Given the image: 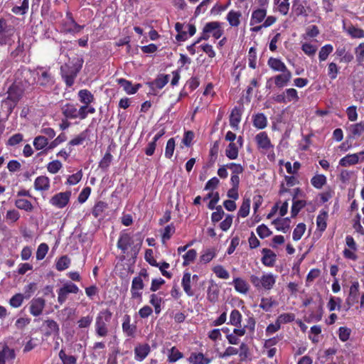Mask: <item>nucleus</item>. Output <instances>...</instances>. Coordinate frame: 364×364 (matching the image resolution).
<instances>
[{
    "mask_svg": "<svg viewBox=\"0 0 364 364\" xmlns=\"http://www.w3.org/2000/svg\"><path fill=\"white\" fill-rule=\"evenodd\" d=\"M267 65L271 69L276 72L282 73L288 70L285 64L279 58H269L267 61Z\"/></svg>",
    "mask_w": 364,
    "mask_h": 364,
    "instance_id": "obj_23",
    "label": "nucleus"
},
{
    "mask_svg": "<svg viewBox=\"0 0 364 364\" xmlns=\"http://www.w3.org/2000/svg\"><path fill=\"white\" fill-rule=\"evenodd\" d=\"M48 144V139L43 136H38L33 140V146L37 150L44 149Z\"/></svg>",
    "mask_w": 364,
    "mask_h": 364,
    "instance_id": "obj_51",
    "label": "nucleus"
},
{
    "mask_svg": "<svg viewBox=\"0 0 364 364\" xmlns=\"http://www.w3.org/2000/svg\"><path fill=\"white\" fill-rule=\"evenodd\" d=\"M168 75H160L154 81L153 84L159 89L163 88L168 82Z\"/></svg>",
    "mask_w": 364,
    "mask_h": 364,
    "instance_id": "obj_57",
    "label": "nucleus"
},
{
    "mask_svg": "<svg viewBox=\"0 0 364 364\" xmlns=\"http://www.w3.org/2000/svg\"><path fill=\"white\" fill-rule=\"evenodd\" d=\"M14 33V27L9 24L6 19L0 18V45L7 44Z\"/></svg>",
    "mask_w": 364,
    "mask_h": 364,
    "instance_id": "obj_7",
    "label": "nucleus"
},
{
    "mask_svg": "<svg viewBox=\"0 0 364 364\" xmlns=\"http://www.w3.org/2000/svg\"><path fill=\"white\" fill-rule=\"evenodd\" d=\"M295 191H296V194L294 196L293 205L291 207V216L292 217L296 216L299 213V212L301 210V209L306 205L305 200H294L297 193L299 192V189L296 188L295 190Z\"/></svg>",
    "mask_w": 364,
    "mask_h": 364,
    "instance_id": "obj_30",
    "label": "nucleus"
},
{
    "mask_svg": "<svg viewBox=\"0 0 364 364\" xmlns=\"http://www.w3.org/2000/svg\"><path fill=\"white\" fill-rule=\"evenodd\" d=\"M49 250L48 245L46 243H41L38 247L36 251V259L37 260H42L46 257Z\"/></svg>",
    "mask_w": 364,
    "mask_h": 364,
    "instance_id": "obj_59",
    "label": "nucleus"
},
{
    "mask_svg": "<svg viewBox=\"0 0 364 364\" xmlns=\"http://www.w3.org/2000/svg\"><path fill=\"white\" fill-rule=\"evenodd\" d=\"M253 124L257 129H264L267 127V119L262 113L257 114L253 118Z\"/></svg>",
    "mask_w": 364,
    "mask_h": 364,
    "instance_id": "obj_34",
    "label": "nucleus"
},
{
    "mask_svg": "<svg viewBox=\"0 0 364 364\" xmlns=\"http://www.w3.org/2000/svg\"><path fill=\"white\" fill-rule=\"evenodd\" d=\"M142 245V239L139 237L135 241L130 236L129 234L122 232L117 242V247L120 249L123 253H126L129 248H131V251L134 255H136L139 251Z\"/></svg>",
    "mask_w": 364,
    "mask_h": 364,
    "instance_id": "obj_3",
    "label": "nucleus"
},
{
    "mask_svg": "<svg viewBox=\"0 0 364 364\" xmlns=\"http://www.w3.org/2000/svg\"><path fill=\"white\" fill-rule=\"evenodd\" d=\"M78 97L83 105H90L95 100L94 95L87 90H81L78 92Z\"/></svg>",
    "mask_w": 364,
    "mask_h": 364,
    "instance_id": "obj_29",
    "label": "nucleus"
},
{
    "mask_svg": "<svg viewBox=\"0 0 364 364\" xmlns=\"http://www.w3.org/2000/svg\"><path fill=\"white\" fill-rule=\"evenodd\" d=\"M34 188L37 191H48L50 188V180L47 176H41L36 178Z\"/></svg>",
    "mask_w": 364,
    "mask_h": 364,
    "instance_id": "obj_25",
    "label": "nucleus"
},
{
    "mask_svg": "<svg viewBox=\"0 0 364 364\" xmlns=\"http://www.w3.org/2000/svg\"><path fill=\"white\" fill-rule=\"evenodd\" d=\"M112 313L109 309L100 311L95 318V332L98 336L105 337L108 335V324L111 321Z\"/></svg>",
    "mask_w": 364,
    "mask_h": 364,
    "instance_id": "obj_2",
    "label": "nucleus"
},
{
    "mask_svg": "<svg viewBox=\"0 0 364 364\" xmlns=\"http://www.w3.org/2000/svg\"><path fill=\"white\" fill-rule=\"evenodd\" d=\"M70 196V191L58 193L50 198V203L58 208H63L68 205Z\"/></svg>",
    "mask_w": 364,
    "mask_h": 364,
    "instance_id": "obj_11",
    "label": "nucleus"
},
{
    "mask_svg": "<svg viewBox=\"0 0 364 364\" xmlns=\"http://www.w3.org/2000/svg\"><path fill=\"white\" fill-rule=\"evenodd\" d=\"M255 140L259 148L269 150L272 148L273 146L271 144L270 139L268 137L266 132H262L259 133L255 136Z\"/></svg>",
    "mask_w": 364,
    "mask_h": 364,
    "instance_id": "obj_14",
    "label": "nucleus"
},
{
    "mask_svg": "<svg viewBox=\"0 0 364 364\" xmlns=\"http://www.w3.org/2000/svg\"><path fill=\"white\" fill-rule=\"evenodd\" d=\"M306 230V225L304 223H299L296 225L293 231V240L298 241L301 239Z\"/></svg>",
    "mask_w": 364,
    "mask_h": 364,
    "instance_id": "obj_53",
    "label": "nucleus"
},
{
    "mask_svg": "<svg viewBox=\"0 0 364 364\" xmlns=\"http://www.w3.org/2000/svg\"><path fill=\"white\" fill-rule=\"evenodd\" d=\"M46 306V300L42 297H34L29 302V311L33 316H38L43 314Z\"/></svg>",
    "mask_w": 364,
    "mask_h": 364,
    "instance_id": "obj_10",
    "label": "nucleus"
},
{
    "mask_svg": "<svg viewBox=\"0 0 364 364\" xmlns=\"http://www.w3.org/2000/svg\"><path fill=\"white\" fill-rule=\"evenodd\" d=\"M197 255L196 251L193 249L188 250L185 255H183L184 259L183 265L187 266L191 262H193Z\"/></svg>",
    "mask_w": 364,
    "mask_h": 364,
    "instance_id": "obj_61",
    "label": "nucleus"
},
{
    "mask_svg": "<svg viewBox=\"0 0 364 364\" xmlns=\"http://www.w3.org/2000/svg\"><path fill=\"white\" fill-rule=\"evenodd\" d=\"M350 132L353 136H360L364 132V122H360L350 126Z\"/></svg>",
    "mask_w": 364,
    "mask_h": 364,
    "instance_id": "obj_62",
    "label": "nucleus"
},
{
    "mask_svg": "<svg viewBox=\"0 0 364 364\" xmlns=\"http://www.w3.org/2000/svg\"><path fill=\"white\" fill-rule=\"evenodd\" d=\"M328 214L326 211L321 212L316 218V225L321 231H324L326 228V219Z\"/></svg>",
    "mask_w": 364,
    "mask_h": 364,
    "instance_id": "obj_47",
    "label": "nucleus"
},
{
    "mask_svg": "<svg viewBox=\"0 0 364 364\" xmlns=\"http://www.w3.org/2000/svg\"><path fill=\"white\" fill-rule=\"evenodd\" d=\"M36 72H39L38 77V83L40 86L43 87H51L54 82V78L52 74L48 70L45 69L43 67H38L36 70Z\"/></svg>",
    "mask_w": 364,
    "mask_h": 364,
    "instance_id": "obj_8",
    "label": "nucleus"
},
{
    "mask_svg": "<svg viewBox=\"0 0 364 364\" xmlns=\"http://www.w3.org/2000/svg\"><path fill=\"white\" fill-rule=\"evenodd\" d=\"M38 74L39 72H36V70H32L27 68H21L15 74V81L23 88L28 90L36 82V77Z\"/></svg>",
    "mask_w": 364,
    "mask_h": 364,
    "instance_id": "obj_1",
    "label": "nucleus"
},
{
    "mask_svg": "<svg viewBox=\"0 0 364 364\" xmlns=\"http://www.w3.org/2000/svg\"><path fill=\"white\" fill-rule=\"evenodd\" d=\"M30 295L24 296L21 294H16L11 298L9 304L12 307L18 308L22 304L24 298L28 299Z\"/></svg>",
    "mask_w": 364,
    "mask_h": 364,
    "instance_id": "obj_44",
    "label": "nucleus"
},
{
    "mask_svg": "<svg viewBox=\"0 0 364 364\" xmlns=\"http://www.w3.org/2000/svg\"><path fill=\"white\" fill-rule=\"evenodd\" d=\"M251 283L257 289H271L275 284V277L272 274H264L261 278L255 275L250 276Z\"/></svg>",
    "mask_w": 364,
    "mask_h": 364,
    "instance_id": "obj_6",
    "label": "nucleus"
},
{
    "mask_svg": "<svg viewBox=\"0 0 364 364\" xmlns=\"http://www.w3.org/2000/svg\"><path fill=\"white\" fill-rule=\"evenodd\" d=\"M241 321L242 314L237 309L232 310L230 316V324L236 327H240Z\"/></svg>",
    "mask_w": 364,
    "mask_h": 364,
    "instance_id": "obj_40",
    "label": "nucleus"
},
{
    "mask_svg": "<svg viewBox=\"0 0 364 364\" xmlns=\"http://www.w3.org/2000/svg\"><path fill=\"white\" fill-rule=\"evenodd\" d=\"M130 316L129 315H125L123 318L122 323V330L123 332L129 337H134L136 327L134 325H132L130 323Z\"/></svg>",
    "mask_w": 364,
    "mask_h": 364,
    "instance_id": "obj_22",
    "label": "nucleus"
},
{
    "mask_svg": "<svg viewBox=\"0 0 364 364\" xmlns=\"http://www.w3.org/2000/svg\"><path fill=\"white\" fill-rule=\"evenodd\" d=\"M70 259L67 255L62 256L56 262V269L58 271H63L69 267Z\"/></svg>",
    "mask_w": 364,
    "mask_h": 364,
    "instance_id": "obj_48",
    "label": "nucleus"
},
{
    "mask_svg": "<svg viewBox=\"0 0 364 364\" xmlns=\"http://www.w3.org/2000/svg\"><path fill=\"white\" fill-rule=\"evenodd\" d=\"M118 84L123 87L124 90L129 95L134 94L137 92L139 88L141 87L140 84H136L133 86L132 82L123 78L117 80Z\"/></svg>",
    "mask_w": 364,
    "mask_h": 364,
    "instance_id": "obj_24",
    "label": "nucleus"
},
{
    "mask_svg": "<svg viewBox=\"0 0 364 364\" xmlns=\"http://www.w3.org/2000/svg\"><path fill=\"white\" fill-rule=\"evenodd\" d=\"M14 203L17 208L27 212H31L33 209L32 203L26 199H16Z\"/></svg>",
    "mask_w": 364,
    "mask_h": 364,
    "instance_id": "obj_36",
    "label": "nucleus"
},
{
    "mask_svg": "<svg viewBox=\"0 0 364 364\" xmlns=\"http://www.w3.org/2000/svg\"><path fill=\"white\" fill-rule=\"evenodd\" d=\"M26 90H27L26 88H23V87L14 80V83L8 89V97L3 101V102L8 105L9 108L11 109L16 106L22 97L24 92Z\"/></svg>",
    "mask_w": 364,
    "mask_h": 364,
    "instance_id": "obj_4",
    "label": "nucleus"
},
{
    "mask_svg": "<svg viewBox=\"0 0 364 364\" xmlns=\"http://www.w3.org/2000/svg\"><path fill=\"white\" fill-rule=\"evenodd\" d=\"M203 31L208 33V34L212 33L213 36L216 39L220 38L223 33L222 31L220 29V23L216 21L206 23L203 28Z\"/></svg>",
    "mask_w": 364,
    "mask_h": 364,
    "instance_id": "obj_17",
    "label": "nucleus"
},
{
    "mask_svg": "<svg viewBox=\"0 0 364 364\" xmlns=\"http://www.w3.org/2000/svg\"><path fill=\"white\" fill-rule=\"evenodd\" d=\"M15 358V352L13 349H10L6 346L0 352V364H12Z\"/></svg>",
    "mask_w": 364,
    "mask_h": 364,
    "instance_id": "obj_16",
    "label": "nucleus"
},
{
    "mask_svg": "<svg viewBox=\"0 0 364 364\" xmlns=\"http://www.w3.org/2000/svg\"><path fill=\"white\" fill-rule=\"evenodd\" d=\"M241 15L240 11H230L227 16V20L232 26H237L240 23Z\"/></svg>",
    "mask_w": 364,
    "mask_h": 364,
    "instance_id": "obj_37",
    "label": "nucleus"
},
{
    "mask_svg": "<svg viewBox=\"0 0 364 364\" xmlns=\"http://www.w3.org/2000/svg\"><path fill=\"white\" fill-rule=\"evenodd\" d=\"M292 75L289 70L287 71L282 72L281 74L275 75L273 79L274 80V84L278 87H283L289 82L291 79Z\"/></svg>",
    "mask_w": 364,
    "mask_h": 364,
    "instance_id": "obj_13",
    "label": "nucleus"
},
{
    "mask_svg": "<svg viewBox=\"0 0 364 364\" xmlns=\"http://www.w3.org/2000/svg\"><path fill=\"white\" fill-rule=\"evenodd\" d=\"M213 271L220 279H227L230 277L228 272L221 265L214 267Z\"/></svg>",
    "mask_w": 364,
    "mask_h": 364,
    "instance_id": "obj_58",
    "label": "nucleus"
},
{
    "mask_svg": "<svg viewBox=\"0 0 364 364\" xmlns=\"http://www.w3.org/2000/svg\"><path fill=\"white\" fill-rule=\"evenodd\" d=\"M335 55L341 58V62L349 63L353 59V55L347 52L346 48L343 47L338 48L336 50Z\"/></svg>",
    "mask_w": 364,
    "mask_h": 364,
    "instance_id": "obj_35",
    "label": "nucleus"
},
{
    "mask_svg": "<svg viewBox=\"0 0 364 364\" xmlns=\"http://www.w3.org/2000/svg\"><path fill=\"white\" fill-rule=\"evenodd\" d=\"M262 253L263 255L262 258V263L267 267H273L276 261V254L267 248H264L262 250Z\"/></svg>",
    "mask_w": 364,
    "mask_h": 364,
    "instance_id": "obj_19",
    "label": "nucleus"
},
{
    "mask_svg": "<svg viewBox=\"0 0 364 364\" xmlns=\"http://www.w3.org/2000/svg\"><path fill=\"white\" fill-rule=\"evenodd\" d=\"M106 208L107 205L105 203L102 201L97 202L93 208L92 215L95 218H97L102 214V213L105 210Z\"/></svg>",
    "mask_w": 364,
    "mask_h": 364,
    "instance_id": "obj_64",
    "label": "nucleus"
},
{
    "mask_svg": "<svg viewBox=\"0 0 364 364\" xmlns=\"http://www.w3.org/2000/svg\"><path fill=\"white\" fill-rule=\"evenodd\" d=\"M346 31L353 38H360L364 37V31L353 26H350Z\"/></svg>",
    "mask_w": 364,
    "mask_h": 364,
    "instance_id": "obj_56",
    "label": "nucleus"
},
{
    "mask_svg": "<svg viewBox=\"0 0 364 364\" xmlns=\"http://www.w3.org/2000/svg\"><path fill=\"white\" fill-rule=\"evenodd\" d=\"M220 289L217 284L213 280L210 282V285L207 290V299L211 303H215L218 300Z\"/></svg>",
    "mask_w": 364,
    "mask_h": 364,
    "instance_id": "obj_15",
    "label": "nucleus"
},
{
    "mask_svg": "<svg viewBox=\"0 0 364 364\" xmlns=\"http://www.w3.org/2000/svg\"><path fill=\"white\" fill-rule=\"evenodd\" d=\"M59 358L63 364H76L77 359L74 355H68L63 350L59 352Z\"/></svg>",
    "mask_w": 364,
    "mask_h": 364,
    "instance_id": "obj_55",
    "label": "nucleus"
},
{
    "mask_svg": "<svg viewBox=\"0 0 364 364\" xmlns=\"http://www.w3.org/2000/svg\"><path fill=\"white\" fill-rule=\"evenodd\" d=\"M47 326L48 330L46 335L58 334L59 326L54 320L48 319L45 321Z\"/></svg>",
    "mask_w": 364,
    "mask_h": 364,
    "instance_id": "obj_43",
    "label": "nucleus"
},
{
    "mask_svg": "<svg viewBox=\"0 0 364 364\" xmlns=\"http://www.w3.org/2000/svg\"><path fill=\"white\" fill-rule=\"evenodd\" d=\"M175 230L176 229L173 224H170L165 227L162 234V242L165 243L166 240H168L171 235L175 232Z\"/></svg>",
    "mask_w": 364,
    "mask_h": 364,
    "instance_id": "obj_60",
    "label": "nucleus"
},
{
    "mask_svg": "<svg viewBox=\"0 0 364 364\" xmlns=\"http://www.w3.org/2000/svg\"><path fill=\"white\" fill-rule=\"evenodd\" d=\"M267 15L265 9H257L252 14L250 24L254 25L262 22Z\"/></svg>",
    "mask_w": 364,
    "mask_h": 364,
    "instance_id": "obj_27",
    "label": "nucleus"
},
{
    "mask_svg": "<svg viewBox=\"0 0 364 364\" xmlns=\"http://www.w3.org/2000/svg\"><path fill=\"white\" fill-rule=\"evenodd\" d=\"M79 288L72 282L65 283L59 290L58 301L60 304H63L67 299L68 294H77Z\"/></svg>",
    "mask_w": 364,
    "mask_h": 364,
    "instance_id": "obj_9",
    "label": "nucleus"
},
{
    "mask_svg": "<svg viewBox=\"0 0 364 364\" xmlns=\"http://www.w3.org/2000/svg\"><path fill=\"white\" fill-rule=\"evenodd\" d=\"M61 111L64 117L67 119H74L77 118V109L76 105L67 103L61 108Z\"/></svg>",
    "mask_w": 364,
    "mask_h": 364,
    "instance_id": "obj_20",
    "label": "nucleus"
},
{
    "mask_svg": "<svg viewBox=\"0 0 364 364\" xmlns=\"http://www.w3.org/2000/svg\"><path fill=\"white\" fill-rule=\"evenodd\" d=\"M359 294V284L358 282H355L350 287L349 295L348 297V301L355 303L358 301V296Z\"/></svg>",
    "mask_w": 364,
    "mask_h": 364,
    "instance_id": "obj_33",
    "label": "nucleus"
},
{
    "mask_svg": "<svg viewBox=\"0 0 364 364\" xmlns=\"http://www.w3.org/2000/svg\"><path fill=\"white\" fill-rule=\"evenodd\" d=\"M333 50V48L331 44H326L321 48L318 58L320 61H324L327 59L330 53Z\"/></svg>",
    "mask_w": 364,
    "mask_h": 364,
    "instance_id": "obj_41",
    "label": "nucleus"
},
{
    "mask_svg": "<svg viewBox=\"0 0 364 364\" xmlns=\"http://www.w3.org/2000/svg\"><path fill=\"white\" fill-rule=\"evenodd\" d=\"M351 330L347 327H340L338 329V337L343 342L348 341L350 338Z\"/></svg>",
    "mask_w": 364,
    "mask_h": 364,
    "instance_id": "obj_63",
    "label": "nucleus"
},
{
    "mask_svg": "<svg viewBox=\"0 0 364 364\" xmlns=\"http://www.w3.org/2000/svg\"><path fill=\"white\" fill-rule=\"evenodd\" d=\"M20 218V213L15 209L9 210L6 215V220L8 223H14Z\"/></svg>",
    "mask_w": 364,
    "mask_h": 364,
    "instance_id": "obj_52",
    "label": "nucleus"
},
{
    "mask_svg": "<svg viewBox=\"0 0 364 364\" xmlns=\"http://www.w3.org/2000/svg\"><path fill=\"white\" fill-rule=\"evenodd\" d=\"M272 223L275 225L277 230L282 231L283 232H287L289 228L288 218L277 219Z\"/></svg>",
    "mask_w": 364,
    "mask_h": 364,
    "instance_id": "obj_38",
    "label": "nucleus"
},
{
    "mask_svg": "<svg viewBox=\"0 0 364 364\" xmlns=\"http://www.w3.org/2000/svg\"><path fill=\"white\" fill-rule=\"evenodd\" d=\"M88 129H85L79 135L70 141L69 144L71 146H77L82 144L87 136Z\"/></svg>",
    "mask_w": 364,
    "mask_h": 364,
    "instance_id": "obj_54",
    "label": "nucleus"
},
{
    "mask_svg": "<svg viewBox=\"0 0 364 364\" xmlns=\"http://www.w3.org/2000/svg\"><path fill=\"white\" fill-rule=\"evenodd\" d=\"M358 154H348L340 160L339 164L342 166H348L358 164Z\"/></svg>",
    "mask_w": 364,
    "mask_h": 364,
    "instance_id": "obj_31",
    "label": "nucleus"
},
{
    "mask_svg": "<svg viewBox=\"0 0 364 364\" xmlns=\"http://www.w3.org/2000/svg\"><path fill=\"white\" fill-rule=\"evenodd\" d=\"M188 360L192 364H208L211 359L205 358L202 353H192Z\"/></svg>",
    "mask_w": 364,
    "mask_h": 364,
    "instance_id": "obj_26",
    "label": "nucleus"
},
{
    "mask_svg": "<svg viewBox=\"0 0 364 364\" xmlns=\"http://www.w3.org/2000/svg\"><path fill=\"white\" fill-rule=\"evenodd\" d=\"M311 182L314 187L320 189L326 183V178L324 175H316L311 178Z\"/></svg>",
    "mask_w": 364,
    "mask_h": 364,
    "instance_id": "obj_49",
    "label": "nucleus"
},
{
    "mask_svg": "<svg viewBox=\"0 0 364 364\" xmlns=\"http://www.w3.org/2000/svg\"><path fill=\"white\" fill-rule=\"evenodd\" d=\"M191 274L188 272H185L183 273L182 280H181V285L182 287L185 291V293L188 296H194V291L191 288Z\"/></svg>",
    "mask_w": 364,
    "mask_h": 364,
    "instance_id": "obj_18",
    "label": "nucleus"
},
{
    "mask_svg": "<svg viewBox=\"0 0 364 364\" xmlns=\"http://www.w3.org/2000/svg\"><path fill=\"white\" fill-rule=\"evenodd\" d=\"M232 282H233L235 289L237 291L242 293V294H246L248 291V290H249L248 284L244 279L237 277V278H235Z\"/></svg>",
    "mask_w": 364,
    "mask_h": 364,
    "instance_id": "obj_32",
    "label": "nucleus"
},
{
    "mask_svg": "<svg viewBox=\"0 0 364 364\" xmlns=\"http://www.w3.org/2000/svg\"><path fill=\"white\" fill-rule=\"evenodd\" d=\"M277 305V303L272 300V298H262L259 304V307L265 311H269L272 306Z\"/></svg>",
    "mask_w": 364,
    "mask_h": 364,
    "instance_id": "obj_50",
    "label": "nucleus"
},
{
    "mask_svg": "<svg viewBox=\"0 0 364 364\" xmlns=\"http://www.w3.org/2000/svg\"><path fill=\"white\" fill-rule=\"evenodd\" d=\"M289 0H274L277 6V10L283 15H287L289 9Z\"/></svg>",
    "mask_w": 364,
    "mask_h": 364,
    "instance_id": "obj_42",
    "label": "nucleus"
},
{
    "mask_svg": "<svg viewBox=\"0 0 364 364\" xmlns=\"http://www.w3.org/2000/svg\"><path fill=\"white\" fill-rule=\"evenodd\" d=\"M81 66V65L66 63L60 67L61 76L68 87L73 85L75 79L80 70Z\"/></svg>",
    "mask_w": 364,
    "mask_h": 364,
    "instance_id": "obj_5",
    "label": "nucleus"
},
{
    "mask_svg": "<svg viewBox=\"0 0 364 364\" xmlns=\"http://www.w3.org/2000/svg\"><path fill=\"white\" fill-rule=\"evenodd\" d=\"M226 156L231 159H236L238 156V148L235 143H230L225 150Z\"/></svg>",
    "mask_w": 364,
    "mask_h": 364,
    "instance_id": "obj_39",
    "label": "nucleus"
},
{
    "mask_svg": "<svg viewBox=\"0 0 364 364\" xmlns=\"http://www.w3.org/2000/svg\"><path fill=\"white\" fill-rule=\"evenodd\" d=\"M242 112L240 109L235 107L230 116V124L232 128L237 129L241 120Z\"/></svg>",
    "mask_w": 364,
    "mask_h": 364,
    "instance_id": "obj_28",
    "label": "nucleus"
},
{
    "mask_svg": "<svg viewBox=\"0 0 364 364\" xmlns=\"http://www.w3.org/2000/svg\"><path fill=\"white\" fill-rule=\"evenodd\" d=\"M285 99L287 102H296L299 100L297 91L294 88L287 89L284 92Z\"/></svg>",
    "mask_w": 364,
    "mask_h": 364,
    "instance_id": "obj_46",
    "label": "nucleus"
},
{
    "mask_svg": "<svg viewBox=\"0 0 364 364\" xmlns=\"http://www.w3.org/2000/svg\"><path fill=\"white\" fill-rule=\"evenodd\" d=\"M150 346L149 344L145 343L139 345L134 348V354L136 360L139 361L143 360L149 353Z\"/></svg>",
    "mask_w": 364,
    "mask_h": 364,
    "instance_id": "obj_21",
    "label": "nucleus"
},
{
    "mask_svg": "<svg viewBox=\"0 0 364 364\" xmlns=\"http://www.w3.org/2000/svg\"><path fill=\"white\" fill-rule=\"evenodd\" d=\"M144 287L143 279L141 277H136L133 279L131 287L132 298L134 299L141 300V290Z\"/></svg>",
    "mask_w": 364,
    "mask_h": 364,
    "instance_id": "obj_12",
    "label": "nucleus"
},
{
    "mask_svg": "<svg viewBox=\"0 0 364 364\" xmlns=\"http://www.w3.org/2000/svg\"><path fill=\"white\" fill-rule=\"evenodd\" d=\"M250 199L245 198L238 211V215L245 218L249 215L250 208Z\"/></svg>",
    "mask_w": 364,
    "mask_h": 364,
    "instance_id": "obj_45",
    "label": "nucleus"
}]
</instances>
